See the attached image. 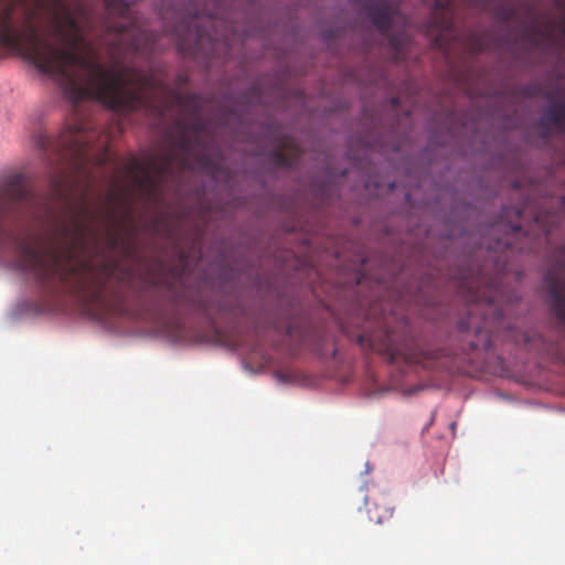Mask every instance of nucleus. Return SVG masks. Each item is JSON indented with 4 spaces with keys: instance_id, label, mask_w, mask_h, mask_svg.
Masks as SVG:
<instances>
[{
    "instance_id": "nucleus-13",
    "label": "nucleus",
    "mask_w": 565,
    "mask_h": 565,
    "mask_svg": "<svg viewBox=\"0 0 565 565\" xmlns=\"http://www.w3.org/2000/svg\"><path fill=\"white\" fill-rule=\"evenodd\" d=\"M537 345L542 353L547 355L550 359L565 362V350L558 341H552L544 337H539Z\"/></svg>"
},
{
    "instance_id": "nucleus-16",
    "label": "nucleus",
    "mask_w": 565,
    "mask_h": 565,
    "mask_svg": "<svg viewBox=\"0 0 565 565\" xmlns=\"http://www.w3.org/2000/svg\"><path fill=\"white\" fill-rule=\"evenodd\" d=\"M490 35L488 32H470L467 38L466 46L473 53H479L488 50Z\"/></svg>"
},
{
    "instance_id": "nucleus-2",
    "label": "nucleus",
    "mask_w": 565,
    "mask_h": 565,
    "mask_svg": "<svg viewBox=\"0 0 565 565\" xmlns=\"http://www.w3.org/2000/svg\"><path fill=\"white\" fill-rule=\"evenodd\" d=\"M458 291L468 305L467 317L458 323L460 332H472L478 339L469 342L471 350L480 345L489 350L491 337L501 326L504 315L498 277L488 276L483 269L478 273L462 270L458 276Z\"/></svg>"
},
{
    "instance_id": "nucleus-19",
    "label": "nucleus",
    "mask_w": 565,
    "mask_h": 565,
    "mask_svg": "<svg viewBox=\"0 0 565 565\" xmlns=\"http://www.w3.org/2000/svg\"><path fill=\"white\" fill-rule=\"evenodd\" d=\"M97 241H98V237H97L96 234H94V242H95V244H97Z\"/></svg>"
},
{
    "instance_id": "nucleus-1",
    "label": "nucleus",
    "mask_w": 565,
    "mask_h": 565,
    "mask_svg": "<svg viewBox=\"0 0 565 565\" xmlns=\"http://www.w3.org/2000/svg\"><path fill=\"white\" fill-rule=\"evenodd\" d=\"M97 136L78 115L56 138L43 128L34 131L33 147L68 161L77 175L62 172L54 177L49 198L36 195L23 173L0 183V254H15L20 267L34 276L43 291L78 297L94 316L105 317L124 315L125 308L116 290L108 292L119 262L94 264L85 258L95 220L87 200L93 178L89 166L110 159L106 140L93 145Z\"/></svg>"
},
{
    "instance_id": "nucleus-7",
    "label": "nucleus",
    "mask_w": 565,
    "mask_h": 565,
    "mask_svg": "<svg viewBox=\"0 0 565 565\" xmlns=\"http://www.w3.org/2000/svg\"><path fill=\"white\" fill-rule=\"evenodd\" d=\"M545 282L551 311L565 332V247L561 250L557 268L547 273Z\"/></svg>"
},
{
    "instance_id": "nucleus-9",
    "label": "nucleus",
    "mask_w": 565,
    "mask_h": 565,
    "mask_svg": "<svg viewBox=\"0 0 565 565\" xmlns=\"http://www.w3.org/2000/svg\"><path fill=\"white\" fill-rule=\"evenodd\" d=\"M147 284L152 289L166 292L173 305L183 302V277L181 271L177 269L167 270L163 266H160L149 273Z\"/></svg>"
},
{
    "instance_id": "nucleus-3",
    "label": "nucleus",
    "mask_w": 565,
    "mask_h": 565,
    "mask_svg": "<svg viewBox=\"0 0 565 565\" xmlns=\"http://www.w3.org/2000/svg\"><path fill=\"white\" fill-rule=\"evenodd\" d=\"M379 306H374L367 313V318H374L375 328L363 331L358 335V342L361 347L383 354L391 362L403 360L407 364H420L424 367L433 366L445 354L444 350H433L426 348L411 332L408 324L402 321L398 327L391 328V321L394 317L386 315L381 310V316L376 317Z\"/></svg>"
},
{
    "instance_id": "nucleus-10",
    "label": "nucleus",
    "mask_w": 565,
    "mask_h": 565,
    "mask_svg": "<svg viewBox=\"0 0 565 565\" xmlns=\"http://www.w3.org/2000/svg\"><path fill=\"white\" fill-rule=\"evenodd\" d=\"M540 128L550 132L565 134V88L558 89L543 110Z\"/></svg>"
},
{
    "instance_id": "nucleus-18",
    "label": "nucleus",
    "mask_w": 565,
    "mask_h": 565,
    "mask_svg": "<svg viewBox=\"0 0 565 565\" xmlns=\"http://www.w3.org/2000/svg\"><path fill=\"white\" fill-rule=\"evenodd\" d=\"M392 104H393L394 106H397V104H398V98H396V97L392 98Z\"/></svg>"
},
{
    "instance_id": "nucleus-5",
    "label": "nucleus",
    "mask_w": 565,
    "mask_h": 565,
    "mask_svg": "<svg viewBox=\"0 0 565 565\" xmlns=\"http://www.w3.org/2000/svg\"><path fill=\"white\" fill-rule=\"evenodd\" d=\"M554 6L563 13L558 24L547 21L542 25L534 21L524 30V38L531 49L555 50L565 54V0H554Z\"/></svg>"
},
{
    "instance_id": "nucleus-15",
    "label": "nucleus",
    "mask_w": 565,
    "mask_h": 565,
    "mask_svg": "<svg viewBox=\"0 0 565 565\" xmlns=\"http://www.w3.org/2000/svg\"><path fill=\"white\" fill-rule=\"evenodd\" d=\"M106 245L111 252H121L124 255L130 254V246L124 239L122 235L116 228H108L106 231Z\"/></svg>"
},
{
    "instance_id": "nucleus-11",
    "label": "nucleus",
    "mask_w": 565,
    "mask_h": 565,
    "mask_svg": "<svg viewBox=\"0 0 565 565\" xmlns=\"http://www.w3.org/2000/svg\"><path fill=\"white\" fill-rule=\"evenodd\" d=\"M301 147L290 136H285L278 147L270 153V162L280 168H292L298 163L301 156Z\"/></svg>"
},
{
    "instance_id": "nucleus-4",
    "label": "nucleus",
    "mask_w": 565,
    "mask_h": 565,
    "mask_svg": "<svg viewBox=\"0 0 565 565\" xmlns=\"http://www.w3.org/2000/svg\"><path fill=\"white\" fill-rule=\"evenodd\" d=\"M527 214L539 230L545 235L550 234L565 217V194L544 202V206H533L530 201H525L519 207H504L498 220L489 227L488 236L482 237L480 246L495 253L514 248Z\"/></svg>"
},
{
    "instance_id": "nucleus-14",
    "label": "nucleus",
    "mask_w": 565,
    "mask_h": 565,
    "mask_svg": "<svg viewBox=\"0 0 565 565\" xmlns=\"http://www.w3.org/2000/svg\"><path fill=\"white\" fill-rule=\"evenodd\" d=\"M393 511L394 508L385 498H382L381 502H375L372 508H369L367 513L371 521L382 524L392 518Z\"/></svg>"
},
{
    "instance_id": "nucleus-8",
    "label": "nucleus",
    "mask_w": 565,
    "mask_h": 565,
    "mask_svg": "<svg viewBox=\"0 0 565 565\" xmlns=\"http://www.w3.org/2000/svg\"><path fill=\"white\" fill-rule=\"evenodd\" d=\"M431 24V33L435 34V45L444 51L450 50L451 44L449 40L458 39V31L455 28L454 11L450 1L437 0L435 2Z\"/></svg>"
},
{
    "instance_id": "nucleus-12",
    "label": "nucleus",
    "mask_w": 565,
    "mask_h": 565,
    "mask_svg": "<svg viewBox=\"0 0 565 565\" xmlns=\"http://www.w3.org/2000/svg\"><path fill=\"white\" fill-rule=\"evenodd\" d=\"M479 10L490 11L494 18L509 23L516 18V9L508 0H469Z\"/></svg>"
},
{
    "instance_id": "nucleus-17",
    "label": "nucleus",
    "mask_w": 565,
    "mask_h": 565,
    "mask_svg": "<svg viewBox=\"0 0 565 565\" xmlns=\"http://www.w3.org/2000/svg\"><path fill=\"white\" fill-rule=\"evenodd\" d=\"M129 275H130L129 270H126V271L120 273V274L118 275V277H117V278H118V281H122V280L125 279V277H126V276H129Z\"/></svg>"
},
{
    "instance_id": "nucleus-6",
    "label": "nucleus",
    "mask_w": 565,
    "mask_h": 565,
    "mask_svg": "<svg viewBox=\"0 0 565 565\" xmlns=\"http://www.w3.org/2000/svg\"><path fill=\"white\" fill-rule=\"evenodd\" d=\"M365 12L376 30L386 38L396 60L402 58L406 35L392 32V22L398 15V9L390 0H371Z\"/></svg>"
}]
</instances>
